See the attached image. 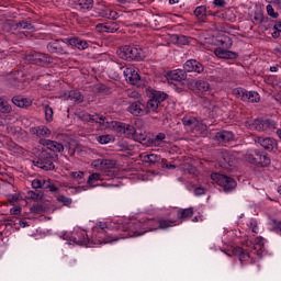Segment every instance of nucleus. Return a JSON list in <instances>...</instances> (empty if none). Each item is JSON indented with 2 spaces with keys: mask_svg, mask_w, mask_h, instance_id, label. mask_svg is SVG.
Here are the masks:
<instances>
[{
  "mask_svg": "<svg viewBox=\"0 0 281 281\" xmlns=\"http://www.w3.org/2000/svg\"><path fill=\"white\" fill-rule=\"evenodd\" d=\"M159 229V220L146 218L140 221L134 220L125 226L127 234L123 238H135V236H144L147 232Z\"/></svg>",
  "mask_w": 281,
  "mask_h": 281,
  "instance_id": "1",
  "label": "nucleus"
},
{
  "mask_svg": "<svg viewBox=\"0 0 281 281\" xmlns=\"http://www.w3.org/2000/svg\"><path fill=\"white\" fill-rule=\"evenodd\" d=\"M147 98L148 100L145 105V111L148 115V113H159V106H161V102L168 98V94L155 89H147Z\"/></svg>",
  "mask_w": 281,
  "mask_h": 281,
  "instance_id": "2",
  "label": "nucleus"
},
{
  "mask_svg": "<svg viewBox=\"0 0 281 281\" xmlns=\"http://www.w3.org/2000/svg\"><path fill=\"white\" fill-rule=\"evenodd\" d=\"M117 162L112 159H97L93 160L92 166L97 168V170L103 171V177H109L108 179H113L115 177V166Z\"/></svg>",
  "mask_w": 281,
  "mask_h": 281,
  "instance_id": "3",
  "label": "nucleus"
},
{
  "mask_svg": "<svg viewBox=\"0 0 281 281\" xmlns=\"http://www.w3.org/2000/svg\"><path fill=\"white\" fill-rule=\"evenodd\" d=\"M215 157L218 167L223 168V170H232L236 166V156L227 150H217Z\"/></svg>",
  "mask_w": 281,
  "mask_h": 281,
  "instance_id": "4",
  "label": "nucleus"
},
{
  "mask_svg": "<svg viewBox=\"0 0 281 281\" xmlns=\"http://www.w3.org/2000/svg\"><path fill=\"white\" fill-rule=\"evenodd\" d=\"M246 161L255 166H261V168H267V166H270L271 164V158H269L265 153L255 149L246 154Z\"/></svg>",
  "mask_w": 281,
  "mask_h": 281,
  "instance_id": "5",
  "label": "nucleus"
},
{
  "mask_svg": "<svg viewBox=\"0 0 281 281\" xmlns=\"http://www.w3.org/2000/svg\"><path fill=\"white\" fill-rule=\"evenodd\" d=\"M122 60H139L142 58V48L135 45H125L116 50Z\"/></svg>",
  "mask_w": 281,
  "mask_h": 281,
  "instance_id": "6",
  "label": "nucleus"
},
{
  "mask_svg": "<svg viewBox=\"0 0 281 281\" xmlns=\"http://www.w3.org/2000/svg\"><path fill=\"white\" fill-rule=\"evenodd\" d=\"M106 229H109V226L105 222H99L97 224V227L94 228V232H97V236L99 238L94 239L97 241V245H106V243H115V240H119V238L109 234Z\"/></svg>",
  "mask_w": 281,
  "mask_h": 281,
  "instance_id": "7",
  "label": "nucleus"
},
{
  "mask_svg": "<svg viewBox=\"0 0 281 281\" xmlns=\"http://www.w3.org/2000/svg\"><path fill=\"white\" fill-rule=\"evenodd\" d=\"M211 179L212 181L217 183L220 188H223L224 192H232V190H234L237 186L236 180H234V178L222 173H211Z\"/></svg>",
  "mask_w": 281,
  "mask_h": 281,
  "instance_id": "8",
  "label": "nucleus"
},
{
  "mask_svg": "<svg viewBox=\"0 0 281 281\" xmlns=\"http://www.w3.org/2000/svg\"><path fill=\"white\" fill-rule=\"evenodd\" d=\"M111 126L115 133H119V135H124L126 139H133L135 132L137 131L134 125L117 121H112Z\"/></svg>",
  "mask_w": 281,
  "mask_h": 281,
  "instance_id": "9",
  "label": "nucleus"
},
{
  "mask_svg": "<svg viewBox=\"0 0 281 281\" xmlns=\"http://www.w3.org/2000/svg\"><path fill=\"white\" fill-rule=\"evenodd\" d=\"M34 165L42 170H54L56 166L54 165V157L52 154L46 150H42L38 155L37 160L34 161Z\"/></svg>",
  "mask_w": 281,
  "mask_h": 281,
  "instance_id": "10",
  "label": "nucleus"
},
{
  "mask_svg": "<svg viewBox=\"0 0 281 281\" xmlns=\"http://www.w3.org/2000/svg\"><path fill=\"white\" fill-rule=\"evenodd\" d=\"M70 240L74 241L75 245H80L81 247H93V245H98L95 239H89V236L85 231L72 233Z\"/></svg>",
  "mask_w": 281,
  "mask_h": 281,
  "instance_id": "11",
  "label": "nucleus"
},
{
  "mask_svg": "<svg viewBox=\"0 0 281 281\" xmlns=\"http://www.w3.org/2000/svg\"><path fill=\"white\" fill-rule=\"evenodd\" d=\"M234 95L238 98L239 100H243V102H251V103H258L260 102V94L256 91H247L243 88H236L233 91Z\"/></svg>",
  "mask_w": 281,
  "mask_h": 281,
  "instance_id": "12",
  "label": "nucleus"
},
{
  "mask_svg": "<svg viewBox=\"0 0 281 281\" xmlns=\"http://www.w3.org/2000/svg\"><path fill=\"white\" fill-rule=\"evenodd\" d=\"M67 42H65L64 40H53L47 44V52H49L50 54H60V55H65V54H69V52L67 50Z\"/></svg>",
  "mask_w": 281,
  "mask_h": 281,
  "instance_id": "13",
  "label": "nucleus"
},
{
  "mask_svg": "<svg viewBox=\"0 0 281 281\" xmlns=\"http://www.w3.org/2000/svg\"><path fill=\"white\" fill-rule=\"evenodd\" d=\"M183 70L186 74H203L205 66L196 59H189L184 63Z\"/></svg>",
  "mask_w": 281,
  "mask_h": 281,
  "instance_id": "14",
  "label": "nucleus"
},
{
  "mask_svg": "<svg viewBox=\"0 0 281 281\" xmlns=\"http://www.w3.org/2000/svg\"><path fill=\"white\" fill-rule=\"evenodd\" d=\"M127 112L131 113V115H134L135 117L148 115V113L146 112V105L142 103V101L130 102V105L127 106Z\"/></svg>",
  "mask_w": 281,
  "mask_h": 281,
  "instance_id": "15",
  "label": "nucleus"
},
{
  "mask_svg": "<svg viewBox=\"0 0 281 281\" xmlns=\"http://www.w3.org/2000/svg\"><path fill=\"white\" fill-rule=\"evenodd\" d=\"M65 43L68 44V47H72L75 49H79V52H85V49H89V42L87 40H82L80 37H70L65 38Z\"/></svg>",
  "mask_w": 281,
  "mask_h": 281,
  "instance_id": "16",
  "label": "nucleus"
},
{
  "mask_svg": "<svg viewBox=\"0 0 281 281\" xmlns=\"http://www.w3.org/2000/svg\"><path fill=\"white\" fill-rule=\"evenodd\" d=\"M30 133L32 135H36L40 139H47V137H52V130L45 125H38L30 128Z\"/></svg>",
  "mask_w": 281,
  "mask_h": 281,
  "instance_id": "17",
  "label": "nucleus"
},
{
  "mask_svg": "<svg viewBox=\"0 0 281 281\" xmlns=\"http://www.w3.org/2000/svg\"><path fill=\"white\" fill-rule=\"evenodd\" d=\"M42 146H45L52 153H63L65 150V146L63 143H58L56 140L50 139H40L38 142Z\"/></svg>",
  "mask_w": 281,
  "mask_h": 281,
  "instance_id": "18",
  "label": "nucleus"
},
{
  "mask_svg": "<svg viewBox=\"0 0 281 281\" xmlns=\"http://www.w3.org/2000/svg\"><path fill=\"white\" fill-rule=\"evenodd\" d=\"M255 142L257 144H260V146H262V148H265V150H268L269 153H271V151L276 150V148H278V142L270 137L263 138V137L259 136L255 139Z\"/></svg>",
  "mask_w": 281,
  "mask_h": 281,
  "instance_id": "19",
  "label": "nucleus"
},
{
  "mask_svg": "<svg viewBox=\"0 0 281 281\" xmlns=\"http://www.w3.org/2000/svg\"><path fill=\"white\" fill-rule=\"evenodd\" d=\"M214 54L217 58L224 60H236V58H238V53L228 50V48L217 47L214 49Z\"/></svg>",
  "mask_w": 281,
  "mask_h": 281,
  "instance_id": "20",
  "label": "nucleus"
},
{
  "mask_svg": "<svg viewBox=\"0 0 281 281\" xmlns=\"http://www.w3.org/2000/svg\"><path fill=\"white\" fill-rule=\"evenodd\" d=\"M187 78L188 75L186 74L184 69H176L167 72L168 82H182V80H186Z\"/></svg>",
  "mask_w": 281,
  "mask_h": 281,
  "instance_id": "21",
  "label": "nucleus"
},
{
  "mask_svg": "<svg viewBox=\"0 0 281 281\" xmlns=\"http://www.w3.org/2000/svg\"><path fill=\"white\" fill-rule=\"evenodd\" d=\"M78 117L82 122H97V124H103V125H104V120H106V117H104L103 115H100V114H92L91 115L87 112L79 113Z\"/></svg>",
  "mask_w": 281,
  "mask_h": 281,
  "instance_id": "22",
  "label": "nucleus"
},
{
  "mask_svg": "<svg viewBox=\"0 0 281 281\" xmlns=\"http://www.w3.org/2000/svg\"><path fill=\"white\" fill-rule=\"evenodd\" d=\"M182 124L187 131H191L192 133L199 131V127L201 126V122L194 116H184L182 119Z\"/></svg>",
  "mask_w": 281,
  "mask_h": 281,
  "instance_id": "23",
  "label": "nucleus"
},
{
  "mask_svg": "<svg viewBox=\"0 0 281 281\" xmlns=\"http://www.w3.org/2000/svg\"><path fill=\"white\" fill-rule=\"evenodd\" d=\"M123 76L131 85L139 82V74L133 67H127L123 70Z\"/></svg>",
  "mask_w": 281,
  "mask_h": 281,
  "instance_id": "24",
  "label": "nucleus"
},
{
  "mask_svg": "<svg viewBox=\"0 0 281 281\" xmlns=\"http://www.w3.org/2000/svg\"><path fill=\"white\" fill-rule=\"evenodd\" d=\"M250 251H251V254H255L259 258L262 257V254L265 251V238L256 237L255 244L252 245V248Z\"/></svg>",
  "mask_w": 281,
  "mask_h": 281,
  "instance_id": "25",
  "label": "nucleus"
},
{
  "mask_svg": "<svg viewBox=\"0 0 281 281\" xmlns=\"http://www.w3.org/2000/svg\"><path fill=\"white\" fill-rule=\"evenodd\" d=\"M233 252L235 256H238L240 262H249V260H251V255L249 254L248 249L243 247H235Z\"/></svg>",
  "mask_w": 281,
  "mask_h": 281,
  "instance_id": "26",
  "label": "nucleus"
},
{
  "mask_svg": "<svg viewBox=\"0 0 281 281\" xmlns=\"http://www.w3.org/2000/svg\"><path fill=\"white\" fill-rule=\"evenodd\" d=\"M215 139L220 143V144H227L229 142H233L234 139V133L229 132V131H222V132H217L215 135Z\"/></svg>",
  "mask_w": 281,
  "mask_h": 281,
  "instance_id": "27",
  "label": "nucleus"
},
{
  "mask_svg": "<svg viewBox=\"0 0 281 281\" xmlns=\"http://www.w3.org/2000/svg\"><path fill=\"white\" fill-rule=\"evenodd\" d=\"M97 30L99 32H108L109 34H114V32H117V30H120V24H117L116 22L98 24Z\"/></svg>",
  "mask_w": 281,
  "mask_h": 281,
  "instance_id": "28",
  "label": "nucleus"
},
{
  "mask_svg": "<svg viewBox=\"0 0 281 281\" xmlns=\"http://www.w3.org/2000/svg\"><path fill=\"white\" fill-rule=\"evenodd\" d=\"M249 126L251 131L262 132L267 131L268 126H271V121H262L260 119H256Z\"/></svg>",
  "mask_w": 281,
  "mask_h": 281,
  "instance_id": "29",
  "label": "nucleus"
},
{
  "mask_svg": "<svg viewBox=\"0 0 281 281\" xmlns=\"http://www.w3.org/2000/svg\"><path fill=\"white\" fill-rule=\"evenodd\" d=\"M177 225H181V221L166 218L158 220V229H168L170 227H177Z\"/></svg>",
  "mask_w": 281,
  "mask_h": 281,
  "instance_id": "30",
  "label": "nucleus"
},
{
  "mask_svg": "<svg viewBox=\"0 0 281 281\" xmlns=\"http://www.w3.org/2000/svg\"><path fill=\"white\" fill-rule=\"evenodd\" d=\"M194 216V209L193 207H188V209H180L177 212V218L176 221H186L187 218H192Z\"/></svg>",
  "mask_w": 281,
  "mask_h": 281,
  "instance_id": "31",
  "label": "nucleus"
},
{
  "mask_svg": "<svg viewBox=\"0 0 281 281\" xmlns=\"http://www.w3.org/2000/svg\"><path fill=\"white\" fill-rule=\"evenodd\" d=\"M12 103L19 109H27V106H32V101L30 99L23 97H13Z\"/></svg>",
  "mask_w": 281,
  "mask_h": 281,
  "instance_id": "32",
  "label": "nucleus"
},
{
  "mask_svg": "<svg viewBox=\"0 0 281 281\" xmlns=\"http://www.w3.org/2000/svg\"><path fill=\"white\" fill-rule=\"evenodd\" d=\"M217 45L222 49H232V46L234 45V42L232 41V38L229 36L224 35V36H220L217 38Z\"/></svg>",
  "mask_w": 281,
  "mask_h": 281,
  "instance_id": "33",
  "label": "nucleus"
},
{
  "mask_svg": "<svg viewBox=\"0 0 281 281\" xmlns=\"http://www.w3.org/2000/svg\"><path fill=\"white\" fill-rule=\"evenodd\" d=\"M104 179H106V176L94 172L88 177L87 183L90 186V188H95V186H98L95 183H98V181H104Z\"/></svg>",
  "mask_w": 281,
  "mask_h": 281,
  "instance_id": "34",
  "label": "nucleus"
},
{
  "mask_svg": "<svg viewBox=\"0 0 281 281\" xmlns=\"http://www.w3.org/2000/svg\"><path fill=\"white\" fill-rule=\"evenodd\" d=\"M31 60H33L35 65H47L49 57L43 53H35L31 56Z\"/></svg>",
  "mask_w": 281,
  "mask_h": 281,
  "instance_id": "35",
  "label": "nucleus"
},
{
  "mask_svg": "<svg viewBox=\"0 0 281 281\" xmlns=\"http://www.w3.org/2000/svg\"><path fill=\"white\" fill-rule=\"evenodd\" d=\"M194 16H196L198 21H202L203 23H205V19H207V7H196L194 10Z\"/></svg>",
  "mask_w": 281,
  "mask_h": 281,
  "instance_id": "36",
  "label": "nucleus"
},
{
  "mask_svg": "<svg viewBox=\"0 0 281 281\" xmlns=\"http://www.w3.org/2000/svg\"><path fill=\"white\" fill-rule=\"evenodd\" d=\"M140 158L145 164H157L161 159V156L157 154H142Z\"/></svg>",
  "mask_w": 281,
  "mask_h": 281,
  "instance_id": "37",
  "label": "nucleus"
},
{
  "mask_svg": "<svg viewBox=\"0 0 281 281\" xmlns=\"http://www.w3.org/2000/svg\"><path fill=\"white\" fill-rule=\"evenodd\" d=\"M43 111L45 113V120L46 122L50 123L54 122V109L49 106L47 103H43Z\"/></svg>",
  "mask_w": 281,
  "mask_h": 281,
  "instance_id": "38",
  "label": "nucleus"
},
{
  "mask_svg": "<svg viewBox=\"0 0 281 281\" xmlns=\"http://www.w3.org/2000/svg\"><path fill=\"white\" fill-rule=\"evenodd\" d=\"M69 100H72L74 102H83L85 101V97L82 95V93L78 90H71L68 94Z\"/></svg>",
  "mask_w": 281,
  "mask_h": 281,
  "instance_id": "39",
  "label": "nucleus"
},
{
  "mask_svg": "<svg viewBox=\"0 0 281 281\" xmlns=\"http://www.w3.org/2000/svg\"><path fill=\"white\" fill-rule=\"evenodd\" d=\"M77 5L80 10H91L93 8V0H77Z\"/></svg>",
  "mask_w": 281,
  "mask_h": 281,
  "instance_id": "40",
  "label": "nucleus"
},
{
  "mask_svg": "<svg viewBox=\"0 0 281 281\" xmlns=\"http://www.w3.org/2000/svg\"><path fill=\"white\" fill-rule=\"evenodd\" d=\"M195 87L202 93L210 91V82L207 81L199 80L195 82Z\"/></svg>",
  "mask_w": 281,
  "mask_h": 281,
  "instance_id": "41",
  "label": "nucleus"
},
{
  "mask_svg": "<svg viewBox=\"0 0 281 281\" xmlns=\"http://www.w3.org/2000/svg\"><path fill=\"white\" fill-rule=\"evenodd\" d=\"M97 142H99V144H111V142H115V137L111 134H105L98 136Z\"/></svg>",
  "mask_w": 281,
  "mask_h": 281,
  "instance_id": "42",
  "label": "nucleus"
},
{
  "mask_svg": "<svg viewBox=\"0 0 281 281\" xmlns=\"http://www.w3.org/2000/svg\"><path fill=\"white\" fill-rule=\"evenodd\" d=\"M0 113H12V105H10V103L3 99L2 103H0Z\"/></svg>",
  "mask_w": 281,
  "mask_h": 281,
  "instance_id": "43",
  "label": "nucleus"
},
{
  "mask_svg": "<svg viewBox=\"0 0 281 281\" xmlns=\"http://www.w3.org/2000/svg\"><path fill=\"white\" fill-rule=\"evenodd\" d=\"M57 201H58V203H63V205H65L66 207H70L71 204L74 203L71 198H67L65 195L57 196Z\"/></svg>",
  "mask_w": 281,
  "mask_h": 281,
  "instance_id": "44",
  "label": "nucleus"
},
{
  "mask_svg": "<svg viewBox=\"0 0 281 281\" xmlns=\"http://www.w3.org/2000/svg\"><path fill=\"white\" fill-rule=\"evenodd\" d=\"M132 139H134V142H139V144H144V142H146V134H143V133L139 134L136 131Z\"/></svg>",
  "mask_w": 281,
  "mask_h": 281,
  "instance_id": "45",
  "label": "nucleus"
},
{
  "mask_svg": "<svg viewBox=\"0 0 281 281\" xmlns=\"http://www.w3.org/2000/svg\"><path fill=\"white\" fill-rule=\"evenodd\" d=\"M178 45H189L190 44V37L186 35H178L177 36Z\"/></svg>",
  "mask_w": 281,
  "mask_h": 281,
  "instance_id": "46",
  "label": "nucleus"
},
{
  "mask_svg": "<svg viewBox=\"0 0 281 281\" xmlns=\"http://www.w3.org/2000/svg\"><path fill=\"white\" fill-rule=\"evenodd\" d=\"M266 10L268 15L271 16L272 19H278V16H280V14L273 10V7L271 4H268L266 7Z\"/></svg>",
  "mask_w": 281,
  "mask_h": 281,
  "instance_id": "47",
  "label": "nucleus"
},
{
  "mask_svg": "<svg viewBox=\"0 0 281 281\" xmlns=\"http://www.w3.org/2000/svg\"><path fill=\"white\" fill-rule=\"evenodd\" d=\"M164 139H166V134L159 133L158 135H156V137L154 138L155 146H159V144H161Z\"/></svg>",
  "mask_w": 281,
  "mask_h": 281,
  "instance_id": "48",
  "label": "nucleus"
},
{
  "mask_svg": "<svg viewBox=\"0 0 281 281\" xmlns=\"http://www.w3.org/2000/svg\"><path fill=\"white\" fill-rule=\"evenodd\" d=\"M119 14L116 11H113L111 9H108V13L105 15V19H111L112 21H115L117 19Z\"/></svg>",
  "mask_w": 281,
  "mask_h": 281,
  "instance_id": "49",
  "label": "nucleus"
},
{
  "mask_svg": "<svg viewBox=\"0 0 281 281\" xmlns=\"http://www.w3.org/2000/svg\"><path fill=\"white\" fill-rule=\"evenodd\" d=\"M32 188L35 190L42 189L43 188V179H34L32 181Z\"/></svg>",
  "mask_w": 281,
  "mask_h": 281,
  "instance_id": "50",
  "label": "nucleus"
},
{
  "mask_svg": "<svg viewBox=\"0 0 281 281\" xmlns=\"http://www.w3.org/2000/svg\"><path fill=\"white\" fill-rule=\"evenodd\" d=\"M70 176L72 177V179H78L79 181L81 179H85V172L82 171H72Z\"/></svg>",
  "mask_w": 281,
  "mask_h": 281,
  "instance_id": "51",
  "label": "nucleus"
},
{
  "mask_svg": "<svg viewBox=\"0 0 281 281\" xmlns=\"http://www.w3.org/2000/svg\"><path fill=\"white\" fill-rule=\"evenodd\" d=\"M18 27H22V30H33L34 26H32L31 23H27V22H20L16 24Z\"/></svg>",
  "mask_w": 281,
  "mask_h": 281,
  "instance_id": "52",
  "label": "nucleus"
},
{
  "mask_svg": "<svg viewBox=\"0 0 281 281\" xmlns=\"http://www.w3.org/2000/svg\"><path fill=\"white\" fill-rule=\"evenodd\" d=\"M194 194L195 196H203V194H205V188H202V187L195 188Z\"/></svg>",
  "mask_w": 281,
  "mask_h": 281,
  "instance_id": "53",
  "label": "nucleus"
},
{
  "mask_svg": "<svg viewBox=\"0 0 281 281\" xmlns=\"http://www.w3.org/2000/svg\"><path fill=\"white\" fill-rule=\"evenodd\" d=\"M52 182H53L52 179H46V180L43 179V181H42V190H48V188H49Z\"/></svg>",
  "mask_w": 281,
  "mask_h": 281,
  "instance_id": "54",
  "label": "nucleus"
},
{
  "mask_svg": "<svg viewBox=\"0 0 281 281\" xmlns=\"http://www.w3.org/2000/svg\"><path fill=\"white\" fill-rule=\"evenodd\" d=\"M250 227L254 234H258V223L255 220L250 221Z\"/></svg>",
  "mask_w": 281,
  "mask_h": 281,
  "instance_id": "55",
  "label": "nucleus"
},
{
  "mask_svg": "<svg viewBox=\"0 0 281 281\" xmlns=\"http://www.w3.org/2000/svg\"><path fill=\"white\" fill-rule=\"evenodd\" d=\"M108 12H109V9H97L98 15L102 16L103 19H106Z\"/></svg>",
  "mask_w": 281,
  "mask_h": 281,
  "instance_id": "56",
  "label": "nucleus"
},
{
  "mask_svg": "<svg viewBox=\"0 0 281 281\" xmlns=\"http://www.w3.org/2000/svg\"><path fill=\"white\" fill-rule=\"evenodd\" d=\"M274 232L281 236V221H274Z\"/></svg>",
  "mask_w": 281,
  "mask_h": 281,
  "instance_id": "57",
  "label": "nucleus"
},
{
  "mask_svg": "<svg viewBox=\"0 0 281 281\" xmlns=\"http://www.w3.org/2000/svg\"><path fill=\"white\" fill-rule=\"evenodd\" d=\"M213 3L217 7V8H225V5H227V2L225 0H214Z\"/></svg>",
  "mask_w": 281,
  "mask_h": 281,
  "instance_id": "58",
  "label": "nucleus"
},
{
  "mask_svg": "<svg viewBox=\"0 0 281 281\" xmlns=\"http://www.w3.org/2000/svg\"><path fill=\"white\" fill-rule=\"evenodd\" d=\"M48 192H59V188L54 183V182H50V186H48Z\"/></svg>",
  "mask_w": 281,
  "mask_h": 281,
  "instance_id": "59",
  "label": "nucleus"
},
{
  "mask_svg": "<svg viewBox=\"0 0 281 281\" xmlns=\"http://www.w3.org/2000/svg\"><path fill=\"white\" fill-rule=\"evenodd\" d=\"M119 1V5H121V8H128V5H131V1L128 0H117Z\"/></svg>",
  "mask_w": 281,
  "mask_h": 281,
  "instance_id": "60",
  "label": "nucleus"
},
{
  "mask_svg": "<svg viewBox=\"0 0 281 281\" xmlns=\"http://www.w3.org/2000/svg\"><path fill=\"white\" fill-rule=\"evenodd\" d=\"M162 168H168L169 170H175V168H177V166L173 165L172 162H164Z\"/></svg>",
  "mask_w": 281,
  "mask_h": 281,
  "instance_id": "61",
  "label": "nucleus"
},
{
  "mask_svg": "<svg viewBox=\"0 0 281 281\" xmlns=\"http://www.w3.org/2000/svg\"><path fill=\"white\" fill-rule=\"evenodd\" d=\"M10 213L13 214L14 216H19V214H21V209L13 207L10 210Z\"/></svg>",
  "mask_w": 281,
  "mask_h": 281,
  "instance_id": "62",
  "label": "nucleus"
},
{
  "mask_svg": "<svg viewBox=\"0 0 281 281\" xmlns=\"http://www.w3.org/2000/svg\"><path fill=\"white\" fill-rule=\"evenodd\" d=\"M269 3H273V5H278L281 8V0H267Z\"/></svg>",
  "mask_w": 281,
  "mask_h": 281,
  "instance_id": "63",
  "label": "nucleus"
},
{
  "mask_svg": "<svg viewBox=\"0 0 281 281\" xmlns=\"http://www.w3.org/2000/svg\"><path fill=\"white\" fill-rule=\"evenodd\" d=\"M274 30H276L277 32L281 33V22H277V23L274 24Z\"/></svg>",
  "mask_w": 281,
  "mask_h": 281,
  "instance_id": "64",
  "label": "nucleus"
}]
</instances>
